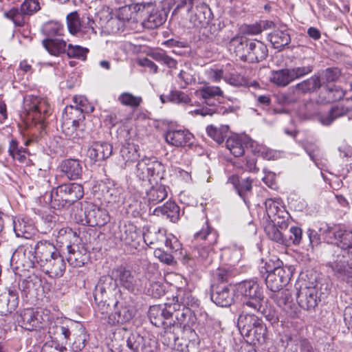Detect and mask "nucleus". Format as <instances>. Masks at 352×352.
<instances>
[{
    "label": "nucleus",
    "mask_w": 352,
    "mask_h": 352,
    "mask_svg": "<svg viewBox=\"0 0 352 352\" xmlns=\"http://www.w3.org/2000/svg\"><path fill=\"white\" fill-rule=\"evenodd\" d=\"M118 100L124 106L136 109L142 103V98L140 96H134L129 92H123L118 96Z\"/></svg>",
    "instance_id": "obj_55"
},
{
    "label": "nucleus",
    "mask_w": 352,
    "mask_h": 352,
    "mask_svg": "<svg viewBox=\"0 0 352 352\" xmlns=\"http://www.w3.org/2000/svg\"><path fill=\"white\" fill-rule=\"evenodd\" d=\"M294 80L289 68L273 71L270 76V81L279 87H286Z\"/></svg>",
    "instance_id": "obj_44"
},
{
    "label": "nucleus",
    "mask_w": 352,
    "mask_h": 352,
    "mask_svg": "<svg viewBox=\"0 0 352 352\" xmlns=\"http://www.w3.org/2000/svg\"><path fill=\"white\" fill-rule=\"evenodd\" d=\"M314 68V59L313 57H305L301 60L300 66L289 68L295 80L304 77L312 72Z\"/></svg>",
    "instance_id": "obj_42"
},
{
    "label": "nucleus",
    "mask_w": 352,
    "mask_h": 352,
    "mask_svg": "<svg viewBox=\"0 0 352 352\" xmlns=\"http://www.w3.org/2000/svg\"><path fill=\"white\" fill-rule=\"evenodd\" d=\"M229 181L233 184L238 195L243 200L245 205L249 207V195L252 192V180L249 178L239 180L238 177L232 176L229 178Z\"/></svg>",
    "instance_id": "obj_37"
},
{
    "label": "nucleus",
    "mask_w": 352,
    "mask_h": 352,
    "mask_svg": "<svg viewBox=\"0 0 352 352\" xmlns=\"http://www.w3.org/2000/svg\"><path fill=\"white\" fill-rule=\"evenodd\" d=\"M226 146L235 157H240L244 154L243 141L239 135L229 137L226 142Z\"/></svg>",
    "instance_id": "obj_50"
},
{
    "label": "nucleus",
    "mask_w": 352,
    "mask_h": 352,
    "mask_svg": "<svg viewBox=\"0 0 352 352\" xmlns=\"http://www.w3.org/2000/svg\"><path fill=\"white\" fill-rule=\"evenodd\" d=\"M112 152L111 144L105 142H96L88 149V155L93 162H96L107 159Z\"/></svg>",
    "instance_id": "obj_33"
},
{
    "label": "nucleus",
    "mask_w": 352,
    "mask_h": 352,
    "mask_svg": "<svg viewBox=\"0 0 352 352\" xmlns=\"http://www.w3.org/2000/svg\"><path fill=\"white\" fill-rule=\"evenodd\" d=\"M239 294L244 297L243 306L254 311H260L264 298L263 288L253 279L246 280L237 285Z\"/></svg>",
    "instance_id": "obj_10"
},
{
    "label": "nucleus",
    "mask_w": 352,
    "mask_h": 352,
    "mask_svg": "<svg viewBox=\"0 0 352 352\" xmlns=\"http://www.w3.org/2000/svg\"><path fill=\"white\" fill-rule=\"evenodd\" d=\"M87 207V223L89 226H102L109 221L107 211L89 202Z\"/></svg>",
    "instance_id": "obj_32"
},
{
    "label": "nucleus",
    "mask_w": 352,
    "mask_h": 352,
    "mask_svg": "<svg viewBox=\"0 0 352 352\" xmlns=\"http://www.w3.org/2000/svg\"><path fill=\"white\" fill-rule=\"evenodd\" d=\"M124 25L117 16L111 17L105 23V30L109 34H117L124 30Z\"/></svg>",
    "instance_id": "obj_64"
},
{
    "label": "nucleus",
    "mask_w": 352,
    "mask_h": 352,
    "mask_svg": "<svg viewBox=\"0 0 352 352\" xmlns=\"http://www.w3.org/2000/svg\"><path fill=\"white\" fill-rule=\"evenodd\" d=\"M200 96L205 100L206 106L200 109H195V115L201 116H213L214 114L223 115L228 111L225 107L217 104L212 102V100L217 96H223V92L219 87L205 85L199 90Z\"/></svg>",
    "instance_id": "obj_13"
},
{
    "label": "nucleus",
    "mask_w": 352,
    "mask_h": 352,
    "mask_svg": "<svg viewBox=\"0 0 352 352\" xmlns=\"http://www.w3.org/2000/svg\"><path fill=\"white\" fill-rule=\"evenodd\" d=\"M66 19L68 30L72 34L84 31V29L88 33L96 34L94 27V21L89 16H83L80 20L79 14L75 11L67 14Z\"/></svg>",
    "instance_id": "obj_25"
},
{
    "label": "nucleus",
    "mask_w": 352,
    "mask_h": 352,
    "mask_svg": "<svg viewBox=\"0 0 352 352\" xmlns=\"http://www.w3.org/2000/svg\"><path fill=\"white\" fill-rule=\"evenodd\" d=\"M320 87V78L314 74L309 78L289 87L287 91L280 94L278 96V100L283 105L294 104L299 100L302 95L313 93Z\"/></svg>",
    "instance_id": "obj_9"
},
{
    "label": "nucleus",
    "mask_w": 352,
    "mask_h": 352,
    "mask_svg": "<svg viewBox=\"0 0 352 352\" xmlns=\"http://www.w3.org/2000/svg\"><path fill=\"white\" fill-rule=\"evenodd\" d=\"M87 205H89V202H79L72 208V215L76 223L87 225L89 206Z\"/></svg>",
    "instance_id": "obj_52"
},
{
    "label": "nucleus",
    "mask_w": 352,
    "mask_h": 352,
    "mask_svg": "<svg viewBox=\"0 0 352 352\" xmlns=\"http://www.w3.org/2000/svg\"><path fill=\"white\" fill-rule=\"evenodd\" d=\"M66 52L69 58L85 60L89 52V49L78 45L69 44Z\"/></svg>",
    "instance_id": "obj_58"
},
{
    "label": "nucleus",
    "mask_w": 352,
    "mask_h": 352,
    "mask_svg": "<svg viewBox=\"0 0 352 352\" xmlns=\"http://www.w3.org/2000/svg\"><path fill=\"white\" fill-rule=\"evenodd\" d=\"M348 111L340 102L333 105L327 115L320 116V121L324 125L331 124L334 120L345 115Z\"/></svg>",
    "instance_id": "obj_49"
},
{
    "label": "nucleus",
    "mask_w": 352,
    "mask_h": 352,
    "mask_svg": "<svg viewBox=\"0 0 352 352\" xmlns=\"http://www.w3.org/2000/svg\"><path fill=\"white\" fill-rule=\"evenodd\" d=\"M126 336V346L131 352H155L157 341L149 335L142 336L138 332H131Z\"/></svg>",
    "instance_id": "obj_21"
},
{
    "label": "nucleus",
    "mask_w": 352,
    "mask_h": 352,
    "mask_svg": "<svg viewBox=\"0 0 352 352\" xmlns=\"http://www.w3.org/2000/svg\"><path fill=\"white\" fill-rule=\"evenodd\" d=\"M162 333L163 342L168 346L182 352H188L199 343V338L194 328L182 329L180 336H176V330L173 328H163Z\"/></svg>",
    "instance_id": "obj_7"
},
{
    "label": "nucleus",
    "mask_w": 352,
    "mask_h": 352,
    "mask_svg": "<svg viewBox=\"0 0 352 352\" xmlns=\"http://www.w3.org/2000/svg\"><path fill=\"white\" fill-rule=\"evenodd\" d=\"M266 213L272 223H277L281 230L288 227L289 214L278 201L267 199L265 201Z\"/></svg>",
    "instance_id": "obj_24"
},
{
    "label": "nucleus",
    "mask_w": 352,
    "mask_h": 352,
    "mask_svg": "<svg viewBox=\"0 0 352 352\" xmlns=\"http://www.w3.org/2000/svg\"><path fill=\"white\" fill-rule=\"evenodd\" d=\"M144 242L149 245H160L164 243L166 239V230L164 229H158L157 230L151 231L143 234Z\"/></svg>",
    "instance_id": "obj_51"
},
{
    "label": "nucleus",
    "mask_w": 352,
    "mask_h": 352,
    "mask_svg": "<svg viewBox=\"0 0 352 352\" xmlns=\"http://www.w3.org/2000/svg\"><path fill=\"white\" fill-rule=\"evenodd\" d=\"M139 146L131 142H125L121 149L120 154L125 161L126 165L133 163L138 160L140 154L138 153Z\"/></svg>",
    "instance_id": "obj_47"
},
{
    "label": "nucleus",
    "mask_w": 352,
    "mask_h": 352,
    "mask_svg": "<svg viewBox=\"0 0 352 352\" xmlns=\"http://www.w3.org/2000/svg\"><path fill=\"white\" fill-rule=\"evenodd\" d=\"M234 290L230 285L212 284L210 299L217 306L228 307L234 302Z\"/></svg>",
    "instance_id": "obj_23"
},
{
    "label": "nucleus",
    "mask_w": 352,
    "mask_h": 352,
    "mask_svg": "<svg viewBox=\"0 0 352 352\" xmlns=\"http://www.w3.org/2000/svg\"><path fill=\"white\" fill-rule=\"evenodd\" d=\"M249 333V334H241L242 336L247 338V342L253 344H256V343L262 344L265 343L267 327L264 323L252 329Z\"/></svg>",
    "instance_id": "obj_48"
},
{
    "label": "nucleus",
    "mask_w": 352,
    "mask_h": 352,
    "mask_svg": "<svg viewBox=\"0 0 352 352\" xmlns=\"http://www.w3.org/2000/svg\"><path fill=\"white\" fill-rule=\"evenodd\" d=\"M283 29L274 30L268 35L269 40L275 49L282 50L291 42L290 34L285 26Z\"/></svg>",
    "instance_id": "obj_39"
},
{
    "label": "nucleus",
    "mask_w": 352,
    "mask_h": 352,
    "mask_svg": "<svg viewBox=\"0 0 352 352\" xmlns=\"http://www.w3.org/2000/svg\"><path fill=\"white\" fill-rule=\"evenodd\" d=\"M8 154L13 160L23 162L26 159V155H30V151L26 147L19 145L16 138H12L9 142L8 148Z\"/></svg>",
    "instance_id": "obj_45"
},
{
    "label": "nucleus",
    "mask_w": 352,
    "mask_h": 352,
    "mask_svg": "<svg viewBox=\"0 0 352 352\" xmlns=\"http://www.w3.org/2000/svg\"><path fill=\"white\" fill-rule=\"evenodd\" d=\"M14 231L17 237L30 239L35 234V228L25 219H17L13 221Z\"/></svg>",
    "instance_id": "obj_46"
},
{
    "label": "nucleus",
    "mask_w": 352,
    "mask_h": 352,
    "mask_svg": "<svg viewBox=\"0 0 352 352\" xmlns=\"http://www.w3.org/2000/svg\"><path fill=\"white\" fill-rule=\"evenodd\" d=\"M259 272L265 278L267 287L270 291H277L287 285L292 276L290 266L283 265L282 261L275 256L262 259Z\"/></svg>",
    "instance_id": "obj_4"
},
{
    "label": "nucleus",
    "mask_w": 352,
    "mask_h": 352,
    "mask_svg": "<svg viewBox=\"0 0 352 352\" xmlns=\"http://www.w3.org/2000/svg\"><path fill=\"white\" fill-rule=\"evenodd\" d=\"M178 78L184 82V85L181 84L182 88H185L187 85L195 82L194 70L188 65H186L184 69L180 70Z\"/></svg>",
    "instance_id": "obj_60"
},
{
    "label": "nucleus",
    "mask_w": 352,
    "mask_h": 352,
    "mask_svg": "<svg viewBox=\"0 0 352 352\" xmlns=\"http://www.w3.org/2000/svg\"><path fill=\"white\" fill-rule=\"evenodd\" d=\"M212 276L213 283L226 284L232 278V272L226 267H220L213 271Z\"/></svg>",
    "instance_id": "obj_56"
},
{
    "label": "nucleus",
    "mask_w": 352,
    "mask_h": 352,
    "mask_svg": "<svg viewBox=\"0 0 352 352\" xmlns=\"http://www.w3.org/2000/svg\"><path fill=\"white\" fill-rule=\"evenodd\" d=\"M56 241L61 245H65L70 248L72 245H75L78 241L77 233L70 228H63L57 232Z\"/></svg>",
    "instance_id": "obj_43"
},
{
    "label": "nucleus",
    "mask_w": 352,
    "mask_h": 352,
    "mask_svg": "<svg viewBox=\"0 0 352 352\" xmlns=\"http://www.w3.org/2000/svg\"><path fill=\"white\" fill-rule=\"evenodd\" d=\"M75 329L82 331L83 326L81 323L67 318H56L55 320L50 321L48 332L54 336L63 337L66 340V344L72 335H76Z\"/></svg>",
    "instance_id": "obj_19"
},
{
    "label": "nucleus",
    "mask_w": 352,
    "mask_h": 352,
    "mask_svg": "<svg viewBox=\"0 0 352 352\" xmlns=\"http://www.w3.org/2000/svg\"><path fill=\"white\" fill-rule=\"evenodd\" d=\"M42 8L41 0H24L19 8H12L4 15L12 21L15 26L23 27L29 21L30 17L36 14Z\"/></svg>",
    "instance_id": "obj_12"
},
{
    "label": "nucleus",
    "mask_w": 352,
    "mask_h": 352,
    "mask_svg": "<svg viewBox=\"0 0 352 352\" xmlns=\"http://www.w3.org/2000/svg\"><path fill=\"white\" fill-rule=\"evenodd\" d=\"M67 250L68 252L67 262L74 267L83 266L88 260L87 250L84 248L79 250V248L77 247V250H76L75 245H72L70 248H67Z\"/></svg>",
    "instance_id": "obj_38"
},
{
    "label": "nucleus",
    "mask_w": 352,
    "mask_h": 352,
    "mask_svg": "<svg viewBox=\"0 0 352 352\" xmlns=\"http://www.w3.org/2000/svg\"><path fill=\"white\" fill-rule=\"evenodd\" d=\"M173 300V303L151 306L148 312L151 322L157 327L177 331L193 328L196 325L195 311L199 306V300L186 289H179Z\"/></svg>",
    "instance_id": "obj_1"
},
{
    "label": "nucleus",
    "mask_w": 352,
    "mask_h": 352,
    "mask_svg": "<svg viewBox=\"0 0 352 352\" xmlns=\"http://www.w3.org/2000/svg\"><path fill=\"white\" fill-rule=\"evenodd\" d=\"M63 32V26L58 23L50 22L43 27V32L47 38H52L61 36Z\"/></svg>",
    "instance_id": "obj_61"
},
{
    "label": "nucleus",
    "mask_w": 352,
    "mask_h": 352,
    "mask_svg": "<svg viewBox=\"0 0 352 352\" xmlns=\"http://www.w3.org/2000/svg\"><path fill=\"white\" fill-rule=\"evenodd\" d=\"M116 285L111 276H102L100 278L95 286L93 293L94 298L95 310L97 314H101L100 318L106 317L110 309L107 298L109 293L116 287Z\"/></svg>",
    "instance_id": "obj_11"
},
{
    "label": "nucleus",
    "mask_w": 352,
    "mask_h": 352,
    "mask_svg": "<svg viewBox=\"0 0 352 352\" xmlns=\"http://www.w3.org/2000/svg\"><path fill=\"white\" fill-rule=\"evenodd\" d=\"M231 44L234 46L236 54L243 61L254 63L265 60L268 55L267 46L258 40H250L245 37H234Z\"/></svg>",
    "instance_id": "obj_5"
},
{
    "label": "nucleus",
    "mask_w": 352,
    "mask_h": 352,
    "mask_svg": "<svg viewBox=\"0 0 352 352\" xmlns=\"http://www.w3.org/2000/svg\"><path fill=\"white\" fill-rule=\"evenodd\" d=\"M229 131L228 125H221L219 128L214 125H209L206 127V133L209 137L217 144H221L227 137Z\"/></svg>",
    "instance_id": "obj_53"
},
{
    "label": "nucleus",
    "mask_w": 352,
    "mask_h": 352,
    "mask_svg": "<svg viewBox=\"0 0 352 352\" xmlns=\"http://www.w3.org/2000/svg\"><path fill=\"white\" fill-rule=\"evenodd\" d=\"M188 6L187 11L190 14V21L195 27L208 24L212 19V13L209 6L201 0H182L177 8Z\"/></svg>",
    "instance_id": "obj_17"
},
{
    "label": "nucleus",
    "mask_w": 352,
    "mask_h": 352,
    "mask_svg": "<svg viewBox=\"0 0 352 352\" xmlns=\"http://www.w3.org/2000/svg\"><path fill=\"white\" fill-rule=\"evenodd\" d=\"M135 314V310L125 300H117L114 304V311L108 316V323L111 325L129 323Z\"/></svg>",
    "instance_id": "obj_22"
},
{
    "label": "nucleus",
    "mask_w": 352,
    "mask_h": 352,
    "mask_svg": "<svg viewBox=\"0 0 352 352\" xmlns=\"http://www.w3.org/2000/svg\"><path fill=\"white\" fill-rule=\"evenodd\" d=\"M168 196L166 188L163 184H156L146 191V199L150 206H155L164 201Z\"/></svg>",
    "instance_id": "obj_40"
},
{
    "label": "nucleus",
    "mask_w": 352,
    "mask_h": 352,
    "mask_svg": "<svg viewBox=\"0 0 352 352\" xmlns=\"http://www.w3.org/2000/svg\"><path fill=\"white\" fill-rule=\"evenodd\" d=\"M165 172L164 166L155 157H144L136 164L135 175L143 182L157 181L163 178Z\"/></svg>",
    "instance_id": "obj_14"
},
{
    "label": "nucleus",
    "mask_w": 352,
    "mask_h": 352,
    "mask_svg": "<svg viewBox=\"0 0 352 352\" xmlns=\"http://www.w3.org/2000/svg\"><path fill=\"white\" fill-rule=\"evenodd\" d=\"M218 237L217 231L206 220L202 228L194 234L192 256L204 265H210L213 262L215 254L213 246L217 243Z\"/></svg>",
    "instance_id": "obj_3"
},
{
    "label": "nucleus",
    "mask_w": 352,
    "mask_h": 352,
    "mask_svg": "<svg viewBox=\"0 0 352 352\" xmlns=\"http://www.w3.org/2000/svg\"><path fill=\"white\" fill-rule=\"evenodd\" d=\"M151 56L155 60L166 65L169 68H175L177 64L176 60L168 56L163 50L153 52L151 54Z\"/></svg>",
    "instance_id": "obj_59"
},
{
    "label": "nucleus",
    "mask_w": 352,
    "mask_h": 352,
    "mask_svg": "<svg viewBox=\"0 0 352 352\" xmlns=\"http://www.w3.org/2000/svg\"><path fill=\"white\" fill-rule=\"evenodd\" d=\"M135 8L131 6H125L120 8L117 17L122 21L124 24L125 22L134 20L137 15V12L133 10Z\"/></svg>",
    "instance_id": "obj_63"
},
{
    "label": "nucleus",
    "mask_w": 352,
    "mask_h": 352,
    "mask_svg": "<svg viewBox=\"0 0 352 352\" xmlns=\"http://www.w3.org/2000/svg\"><path fill=\"white\" fill-rule=\"evenodd\" d=\"M194 136L188 130L169 129L164 134L166 142L175 147H184L192 143Z\"/></svg>",
    "instance_id": "obj_31"
},
{
    "label": "nucleus",
    "mask_w": 352,
    "mask_h": 352,
    "mask_svg": "<svg viewBox=\"0 0 352 352\" xmlns=\"http://www.w3.org/2000/svg\"><path fill=\"white\" fill-rule=\"evenodd\" d=\"M122 188L110 183L104 184L102 188L104 199L107 203L119 204L122 202L128 204L130 208L134 207L135 210H137V206L139 204L138 200L135 197H134L131 202H130L129 199L126 200L125 197L122 195Z\"/></svg>",
    "instance_id": "obj_27"
},
{
    "label": "nucleus",
    "mask_w": 352,
    "mask_h": 352,
    "mask_svg": "<svg viewBox=\"0 0 352 352\" xmlns=\"http://www.w3.org/2000/svg\"><path fill=\"white\" fill-rule=\"evenodd\" d=\"M84 195L83 186L77 183H67L53 188L50 192V204L60 210L70 206Z\"/></svg>",
    "instance_id": "obj_6"
},
{
    "label": "nucleus",
    "mask_w": 352,
    "mask_h": 352,
    "mask_svg": "<svg viewBox=\"0 0 352 352\" xmlns=\"http://www.w3.org/2000/svg\"><path fill=\"white\" fill-rule=\"evenodd\" d=\"M24 109L30 118L35 123L42 125L45 119L50 114V107L47 103L34 96H27L24 98Z\"/></svg>",
    "instance_id": "obj_18"
},
{
    "label": "nucleus",
    "mask_w": 352,
    "mask_h": 352,
    "mask_svg": "<svg viewBox=\"0 0 352 352\" xmlns=\"http://www.w3.org/2000/svg\"><path fill=\"white\" fill-rule=\"evenodd\" d=\"M166 21V16L162 12L153 10L148 16L147 23L149 28H155L162 25Z\"/></svg>",
    "instance_id": "obj_62"
},
{
    "label": "nucleus",
    "mask_w": 352,
    "mask_h": 352,
    "mask_svg": "<svg viewBox=\"0 0 352 352\" xmlns=\"http://www.w3.org/2000/svg\"><path fill=\"white\" fill-rule=\"evenodd\" d=\"M326 266L336 280L352 287V261H349L343 254L333 255Z\"/></svg>",
    "instance_id": "obj_16"
},
{
    "label": "nucleus",
    "mask_w": 352,
    "mask_h": 352,
    "mask_svg": "<svg viewBox=\"0 0 352 352\" xmlns=\"http://www.w3.org/2000/svg\"><path fill=\"white\" fill-rule=\"evenodd\" d=\"M296 300L302 309L314 310L319 301L316 287H301L296 294Z\"/></svg>",
    "instance_id": "obj_29"
},
{
    "label": "nucleus",
    "mask_w": 352,
    "mask_h": 352,
    "mask_svg": "<svg viewBox=\"0 0 352 352\" xmlns=\"http://www.w3.org/2000/svg\"><path fill=\"white\" fill-rule=\"evenodd\" d=\"M166 98L168 102L177 104H188L191 102L189 96L179 90H172Z\"/></svg>",
    "instance_id": "obj_57"
},
{
    "label": "nucleus",
    "mask_w": 352,
    "mask_h": 352,
    "mask_svg": "<svg viewBox=\"0 0 352 352\" xmlns=\"http://www.w3.org/2000/svg\"><path fill=\"white\" fill-rule=\"evenodd\" d=\"M19 325L28 331H37L43 328L42 315L32 309H26L20 313L18 318Z\"/></svg>",
    "instance_id": "obj_30"
},
{
    "label": "nucleus",
    "mask_w": 352,
    "mask_h": 352,
    "mask_svg": "<svg viewBox=\"0 0 352 352\" xmlns=\"http://www.w3.org/2000/svg\"><path fill=\"white\" fill-rule=\"evenodd\" d=\"M152 214L165 217L173 223H176L179 219L180 209L175 201H168L163 206L154 208Z\"/></svg>",
    "instance_id": "obj_35"
},
{
    "label": "nucleus",
    "mask_w": 352,
    "mask_h": 352,
    "mask_svg": "<svg viewBox=\"0 0 352 352\" xmlns=\"http://www.w3.org/2000/svg\"><path fill=\"white\" fill-rule=\"evenodd\" d=\"M270 298L290 317L296 315V306L293 302L292 295L289 290L280 289L270 291Z\"/></svg>",
    "instance_id": "obj_28"
},
{
    "label": "nucleus",
    "mask_w": 352,
    "mask_h": 352,
    "mask_svg": "<svg viewBox=\"0 0 352 352\" xmlns=\"http://www.w3.org/2000/svg\"><path fill=\"white\" fill-rule=\"evenodd\" d=\"M262 324L263 320L258 316L243 311L238 318L237 327L241 334H249L252 329Z\"/></svg>",
    "instance_id": "obj_34"
},
{
    "label": "nucleus",
    "mask_w": 352,
    "mask_h": 352,
    "mask_svg": "<svg viewBox=\"0 0 352 352\" xmlns=\"http://www.w3.org/2000/svg\"><path fill=\"white\" fill-rule=\"evenodd\" d=\"M277 223H268L265 226V232L270 239L280 244H285L286 239L283 232L277 228Z\"/></svg>",
    "instance_id": "obj_54"
},
{
    "label": "nucleus",
    "mask_w": 352,
    "mask_h": 352,
    "mask_svg": "<svg viewBox=\"0 0 352 352\" xmlns=\"http://www.w3.org/2000/svg\"><path fill=\"white\" fill-rule=\"evenodd\" d=\"M34 258L43 271L52 277H61L66 268L63 257L53 243L38 241L34 248Z\"/></svg>",
    "instance_id": "obj_2"
},
{
    "label": "nucleus",
    "mask_w": 352,
    "mask_h": 352,
    "mask_svg": "<svg viewBox=\"0 0 352 352\" xmlns=\"http://www.w3.org/2000/svg\"><path fill=\"white\" fill-rule=\"evenodd\" d=\"M60 171L70 180L80 179L82 174V166L79 160L67 159L63 160L60 166Z\"/></svg>",
    "instance_id": "obj_36"
},
{
    "label": "nucleus",
    "mask_w": 352,
    "mask_h": 352,
    "mask_svg": "<svg viewBox=\"0 0 352 352\" xmlns=\"http://www.w3.org/2000/svg\"><path fill=\"white\" fill-rule=\"evenodd\" d=\"M63 120L62 130L68 139L75 141L83 138L85 115L80 108L67 106L63 111Z\"/></svg>",
    "instance_id": "obj_8"
},
{
    "label": "nucleus",
    "mask_w": 352,
    "mask_h": 352,
    "mask_svg": "<svg viewBox=\"0 0 352 352\" xmlns=\"http://www.w3.org/2000/svg\"><path fill=\"white\" fill-rule=\"evenodd\" d=\"M324 234L332 233L336 240V243L342 251L352 255V232L341 228H333L325 224L324 228H320Z\"/></svg>",
    "instance_id": "obj_26"
},
{
    "label": "nucleus",
    "mask_w": 352,
    "mask_h": 352,
    "mask_svg": "<svg viewBox=\"0 0 352 352\" xmlns=\"http://www.w3.org/2000/svg\"><path fill=\"white\" fill-rule=\"evenodd\" d=\"M110 275L116 286H120L131 293L140 290V280L131 267L124 265H118L111 270Z\"/></svg>",
    "instance_id": "obj_15"
},
{
    "label": "nucleus",
    "mask_w": 352,
    "mask_h": 352,
    "mask_svg": "<svg viewBox=\"0 0 352 352\" xmlns=\"http://www.w3.org/2000/svg\"><path fill=\"white\" fill-rule=\"evenodd\" d=\"M113 236L116 240L122 242L124 245L132 249H137L142 239L140 232H138L137 227L131 223L120 225L118 230L114 231Z\"/></svg>",
    "instance_id": "obj_20"
},
{
    "label": "nucleus",
    "mask_w": 352,
    "mask_h": 352,
    "mask_svg": "<svg viewBox=\"0 0 352 352\" xmlns=\"http://www.w3.org/2000/svg\"><path fill=\"white\" fill-rule=\"evenodd\" d=\"M45 49L53 56H59L67 52V43L63 39L46 38L42 41Z\"/></svg>",
    "instance_id": "obj_41"
}]
</instances>
